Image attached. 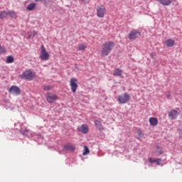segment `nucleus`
I'll use <instances>...</instances> for the list:
<instances>
[{
  "mask_svg": "<svg viewBox=\"0 0 182 182\" xmlns=\"http://www.w3.org/2000/svg\"><path fill=\"white\" fill-rule=\"evenodd\" d=\"M136 139H141V136H143V132H141V130L140 129H136Z\"/></svg>",
  "mask_w": 182,
  "mask_h": 182,
  "instance_id": "5701e85b",
  "label": "nucleus"
},
{
  "mask_svg": "<svg viewBox=\"0 0 182 182\" xmlns=\"http://www.w3.org/2000/svg\"><path fill=\"white\" fill-rule=\"evenodd\" d=\"M168 117L171 120H176L178 117V112L176 109H172L168 112Z\"/></svg>",
  "mask_w": 182,
  "mask_h": 182,
  "instance_id": "9d476101",
  "label": "nucleus"
},
{
  "mask_svg": "<svg viewBox=\"0 0 182 182\" xmlns=\"http://www.w3.org/2000/svg\"><path fill=\"white\" fill-rule=\"evenodd\" d=\"M149 160L150 163H154V159L149 158Z\"/></svg>",
  "mask_w": 182,
  "mask_h": 182,
  "instance_id": "7c9ffc66",
  "label": "nucleus"
},
{
  "mask_svg": "<svg viewBox=\"0 0 182 182\" xmlns=\"http://www.w3.org/2000/svg\"><path fill=\"white\" fill-rule=\"evenodd\" d=\"M14 62V57L9 55L6 58V63H12Z\"/></svg>",
  "mask_w": 182,
  "mask_h": 182,
  "instance_id": "b1692460",
  "label": "nucleus"
},
{
  "mask_svg": "<svg viewBox=\"0 0 182 182\" xmlns=\"http://www.w3.org/2000/svg\"><path fill=\"white\" fill-rule=\"evenodd\" d=\"M157 2L161 4V5H164V6H168V5H171L173 3V0H156Z\"/></svg>",
  "mask_w": 182,
  "mask_h": 182,
  "instance_id": "f8f14e48",
  "label": "nucleus"
},
{
  "mask_svg": "<svg viewBox=\"0 0 182 182\" xmlns=\"http://www.w3.org/2000/svg\"><path fill=\"white\" fill-rule=\"evenodd\" d=\"M52 87L51 85H44L43 90H52Z\"/></svg>",
  "mask_w": 182,
  "mask_h": 182,
  "instance_id": "bb28decb",
  "label": "nucleus"
},
{
  "mask_svg": "<svg viewBox=\"0 0 182 182\" xmlns=\"http://www.w3.org/2000/svg\"><path fill=\"white\" fill-rule=\"evenodd\" d=\"M149 123L151 126H157L159 124V119L156 117L149 118Z\"/></svg>",
  "mask_w": 182,
  "mask_h": 182,
  "instance_id": "2eb2a0df",
  "label": "nucleus"
},
{
  "mask_svg": "<svg viewBox=\"0 0 182 182\" xmlns=\"http://www.w3.org/2000/svg\"><path fill=\"white\" fill-rule=\"evenodd\" d=\"M58 100V95L51 92H48L46 96V100L48 103H55Z\"/></svg>",
  "mask_w": 182,
  "mask_h": 182,
  "instance_id": "0eeeda50",
  "label": "nucleus"
},
{
  "mask_svg": "<svg viewBox=\"0 0 182 182\" xmlns=\"http://www.w3.org/2000/svg\"><path fill=\"white\" fill-rule=\"evenodd\" d=\"M130 95L127 92L118 96V102L119 105H126V103L130 101Z\"/></svg>",
  "mask_w": 182,
  "mask_h": 182,
  "instance_id": "f03ea898",
  "label": "nucleus"
},
{
  "mask_svg": "<svg viewBox=\"0 0 182 182\" xmlns=\"http://www.w3.org/2000/svg\"><path fill=\"white\" fill-rule=\"evenodd\" d=\"M28 39H31V35H28Z\"/></svg>",
  "mask_w": 182,
  "mask_h": 182,
  "instance_id": "72a5a7b5",
  "label": "nucleus"
},
{
  "mask_svg": "<svg viewBox=\"0 0 182 182\" xmlns=\"http://www.w3.org/2000/svg\"><path fill=\"white\" fill-rule=\"evenodd\" d=\"M106 12V8L105 6L97 7V16L98 18H105V13Z\"/></svg>",
  "mask_w": 182,
  "mask_h": 182,
  "instance_id": "1a4fd4ad",
  "label": "nucleus"
},
{
  "mask_svg": "<svg viewBox=\"0 0 182 182\" xmlns=\"http://www.w3.org/2000/svg\"><path fill=\"white\" fill-rule=\"evenodd\" d=\"M123 70L120 68H117L114 70V76H122Z\"/></svg>",
  "mask_w": 182,
  "mask_h": 182,
  "instance_id": "f3484780",
  "label": "nucleus"
},
{
  "mask_svg": "<svg viewBox=\"0 0 182 182\" xmlns=\"http://www.w3.org/2000/svg\"><path fill=\"white\" fill-rule=\"evenodd\" d=\"M151 58H153V54H151Z\"/></svg>",
  "mask_w": 182,
  "mask_h": 182,
  "instance_id": "f704fd0d",
  "label": "nucleus"
},
{
  "mask_svg": "<svg viewBox=\"0 0 182 182\" xmlns=\"http://www.w3.org/2000/svg\"><path fill=\"white\" fill-rule=\"evenodd\" d=\"M43 0H36V2H42Z\"/></svg>",
  "mask_w": 182,
  "mask_h": 182,
  "instance_id": "473e14b6",
  "label": "nucleus"
},
{
  "mask_svg": "<svg viewBox=\"0 0 182 182\" xmlns=\"http://www.w3.org/2000/svg\"><path fill=\"white\" fill-rule=\"evenodd\" d=\"M113 48H114V42L113 41H107L104 44H102V50L100 55L102 58H105L110 54V52L113 50Z\"/></svg>",
  "mask_w": 182,
  "mask_h": 182,
  "instance_id": "f257e3e1",
  "label": "nucleus"
},
{
  "mask_svg": "<svg viewBox=\"0 0 182 182\" xmlns=\"http://www.w3.org/2000/svg\"><path fill=\"white\" fill-rule=\"evenodd\" d=\"M9 15L11 16V18H13L14 19H16L18 18V15L15 13L14 11H9Z\"/></svg>",
  "mask_w": 182,
  "mask_h": 182,
  "instance_id": "aec40b11",
  "label": "nucleus"
},
{
  "mask_svg": "<svg viewBox=\"0 0 182 182\" xmlns=\"http://www.w3.org/2000/svg\"><path fill=\"white\" fill-rule=\"evenodd\" d=\"M89 153H90V150H89L87 146L85 145L82 156H87V154H89Z\"/></svg>",
  "mask_w": 182,
  "mask_h": 182,
  "instance_id": "412c9836",
  "label": "nucleus"
},
{
  "mask_svg": "<svg viewBox=\"0 0 182 182\" xmlns=\"http://www.w3.org/2000/svg\"><path fill=\"white\" fill-rule=\"evenodd\" d=\"M70 86L73 93H76V91L77 90V87H78L77 79L71 78L70 80Z\"/></svg>",
  "mask_w": 182,
  "mask_h": 182,
  "instance_id": "423d86ee",
  "label": "nucleus"
},
{
  "mask_svg": "<svg viewBox=\"0 0 182 182\" xmlns=\"http://www.w3.org/2000/svg\"><path fill=\"white\" fill-rule=\"evenodd\" d=\"M9 15V11H2L0 12V19H5Z\"/></svg>",
  "mask_w": 182,
  "mask_h": 182,
  "instance_id": "dca6fc26",
  "label": "nucleus"
},
{
  "mask_svg": "<svg viewBox=\"0 0 182 182\" xmlns=\"http://www.w3.org/2000/svg\"><path fill=\"white\" fill-rule=\"evenodd\" d=\"M36 8V3H31L27 6L28 11H33V9Z\"/></svg>",
  "mask_w": 182,
  "mask_h": 182,
  "instance_id": "6ab92c4d",
  "label": "nucleus"
},
{
  "mask_svg": "<svg viewBox=\"0 0 182 182\" xmlns=\"http://www.w3.org/2000/svg\"><path fill=\"white\" fill-rule=\"evenodd\" d=\"M77 130L84 134H87L89 133V126L87 124H83L81 127L77 128Z\"/></svg>",
  "mask_w": 182,
  "mask_h": 182,
  "instance_id": "9b49d317",
  "label": "nucleus"
},
{
  "mask_svg": "<svg viewBox=\"0 0 182 182\" xmlns=\"http://www.w3.org/2000/svg\"><path fill=\"white\" fill-rule=\"evenodd\" d=\"M20 133L21 134H23V136H28V134H29V131L28 130V129H26L24 130H21Z\"/></svg>",
  "mask_w": 182,
  "mask_h": 182,
  "instance_id": "393cba45",
  "label": "nucleus"
},
{
  "mask_svg": "<svg viewBox=\"0 0 182 182\" xmlns=\"http://www.w3.org/2000/svg\"><path fill=\"white\" fill-rule=\"evenodd\" d=\"M87 48V46H86V44H80L77 46L78 50H86Z\"/></svg>",
  "mask_w": 182,
  "mask_h": 182,
  "instance_id": "4be33fe9",
  "label": "nucleus"
},
{
  "mask_svg": "<svg viewBox=\"0 0 182 182\" xmlns=\"http://www.w3.org/2000/svg\"><path fill=\"white\" fill-rule=\"evenodd\" d=\"M64 147H65V150H70V151H75V150L76 149V147L73 146L71 144L65 145Z\"/></svg>",
  "mask_w": 182,
  "mask_h": 182,
  "instance_id": "a211bd4d",
  "label": "nucleus"
},
{
  "mask_svg": "<svg viewBox=\"0 0 182 182\" xmlns=\"http://www.w3.org/2000/svg\"><path fill=\"white\" fill-rule=\"evenodd\" d=\"M5 52H6V48H5L4 46H1L0 44V53H5Z\"/></svg>",
  "mask_w": 182,
  "mask_h": 182,
  "instance_id": "a878e982",
  "label": "nucleus"
},
{
  "mask_svg": "<svg viewBox=\"0 0 182 182\" xmlns=\"http://www.w3.org/2000/svg\"><path fill=\"white\" fill-rule=\"evenodd\" d=\"M36 35H38V33H36V31H33V38H35Z\"/></svg>",
  "mask_w": 182,
  "mask_h": 182,
  "instance_id": "c756f323",
  "label": "nucleus"
},
{
  "mask_svg": "<svg viewBox=\"0 0 182 182\" xmlns=\"http://www.w3.org/2000/svg\"><path fill=\"white\" fill-rule=\"evenodd\" d=\"M154 163H156V164L158 166H160V163H161V159H154Z\"/></svg>",
  "mask_w": 182,
  "mask_h": 182,
  "instance_id": "cd10ccee",
  "label": "nucleus"
},
{
  "mask_svg": "<svg viewBox=\"0 0 182 182\" xmlns=\"http://www.w3.org/2000/svg\"><path fill=\"white\" fill-rule=\"evenodd\" d=\"M164 153V151H158L159 154H163Z\"/></svg>",
  "mask_w": 182,
  "mask_h": 182,
  "instance_id": "2f4dec72",
  "label": "nucleus"
},
{
  "mask_svg": "<svg viewBox=\"0 0 182 182\" xmlns=\"http://www.w3.org/2000/svg\"><path fill=\"white\" fill-rule=\"evenodd\" d=\"M175 41L173 39H167L165 41V45L168 46V48H173L174 46Z\"/></svg>",
  "mask_w": 182,
  "mask_h": 182,
  "instance_id": "4468645a",
  "label": "nucleus"
},
{
  "mask_svg": "<svg viewBox=\"0 0 182 182\" xmlns=\"http://www.w3.org/2000/svg\"><path fill=\"white\" fill-rule=\"evenodd\" d=\"M40 59H41V60H49V53H48L46 48H45V46H41Z\"/></svg>",
  "mask_w": 182,
  "mask_h": 182,
  "instance_id": "39448f33",
  "label": "nucleus"
},
{
  "mask_svg": "<svg viewBox=\"0 0 182 182\" xmlns=\"http://www.w3.org/2000/svg\"><path fill=\"white\" fill-rule=\"evenodd\" d=\"M140 35H141V33L136 29H134L129 32L128 38L130 41H136V39H137Z\"/></svg>",
  "mask_w": 182,
  "mask_h": 182,
  "instance_id": "20e7f679",
  "label": "nucleus"
},
{
  "mask_svg": "<svg viewBox=\"0 0 182 182\" xmlns=\"http://www.w3.org/2000/svg\"><path fill=\"white\" fill-rule=\"evenodd\" d=\"M9 92L11 95L18 96V95H21V88L18 87L16 85H12L9 90Z\"/></svg>",
  "mask_w": 182,
  "mask_h": 182,
  "instance_id": "6e6552de",
  "label": "nucleus"
},
{
  "mask_svg": "<svg viewBox=\"0 0 182 182\" xmlns=\"http://www.w3.org/2000/svg\"><path fill=\"white\" fill-rule=\"evenodd\" d=\"M95 124V127L96 129H97L98 130H105V128L103 127V124H102V122L96 119L94 122Z\"/></svg>",
  "mask_w": 182,
  "mask_h": 182,
  "instance_id": "ddd939ff",
  "label": "nucleus"
},
{
  "mask_svg": "<svg viewBox=\"0 0 182 182\" xmlns=\"http://www.w3.org/2000/svg\"><path fill=\"white\" fill-rule=\"evenodd\" d=\"M21 79H26L27 80H32L35 77V73L31 70H26L21 75Z\"/></svg>",
  "mask_w": 182,
  "mask_h": 182,
  "instance_id": "7ed1b4c3",
  "label": "nucleus"
},
{
  "mask_svg": "<svg viewBox=\"0 0 182 182\" xmlns=\"http://www.w3.org/2000/svg\"><path fill=\"white\" fill-rule=\"evenodd\" d=\"M166 97H167V99H168L169 100H171V95L168 94V95H166Z\"/></svg>",
  "mask_w": 182,
  "mask_h": 182,
  "instance_id": "c85d7f7f",
  "label": "nucleus"
}]
</instances>
